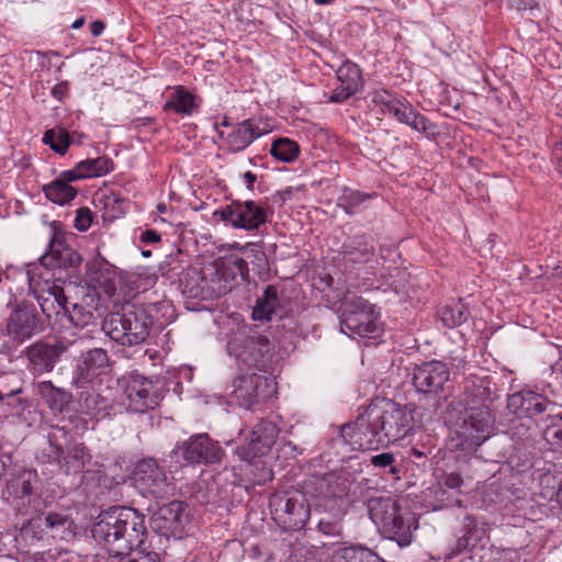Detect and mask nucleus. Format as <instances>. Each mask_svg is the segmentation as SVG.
Listing matches in <instances>:
<instances>
[{
    "label": "nucleus",
    "instance_id": "obj_33",
    "mask_svg": "<svg viewBox=\"0 0 562 562\" xmlns=\"http://www.w3.org/2000/svg\"><path fill=\"white\" fill-rule=\"evenodd\" d=\"M94 297L87 295L78 303L69 304L67 302L65 310L64 326L66 323L76 327L83 328L92 324L97 318L98 302L93 305Z\"/></svg>",
    "mask_w": 562,
    "mask_h": 562
},
{
    "label": "nucleus",
    "instance_id": "obj_50",
    "mask_svg": "<svg viewBox=\"0 0 562 562\" xmlns=\"http://www.w3.org/2000/svg\"><path fill=\"white\" fill-rule=\"evenodd\" d=\"M245 256L250 260L254 267L258 269V271L266 270L268 267V258L263 249L260 245L255 243L245 244Z\"/></svg>",
    "mask_w": 562,
    "mask_h": 562
},
{
    "label": "nucleus",
    "instance_id": "obj_30",
    "mask_svg": "<svg viewBox=\"0 0 562 562\" xmlns=\"http://www.w3.org/2000/svg\"><path fill=\"white\" fill-rule=\"evenodd\" d=\"M338 85L334 89L328 101L331 103H342L356 93H358L364 85L362 71L360 67L350 61H344L336 70Z\"/></svg>",
    "mask_w": 562,
    "mask_h": 562
},
{
    "label": "nucleus",
    "instance_id": "obj_57",
    "mask_svg": "<svg viewBox=\"0 0 562 562\" xmlns=\"http://www.w3.org/2000/svg\"><path fill=\"white\" fill-rule=\"evenodd\" d=\"M59 180L65 181V183L69 184V182L78 181L81 179H86L82 171H79L78 164L75 166L74 169L65 170L60 172Z\"/></svg>",
    "mask_w": 562,
    "mask_h": 562
},
{
    "label": "nucleus",
    "instance_id": "obj_10",
    "mask_svg": "<svg viewBox=\"0 0 562 562\" xmlns=\"http://www.w3.org/2000/svg\"><path fill=\"white\" fill-rule=\"evenodd\" d=\"M339 255L349 273L366 269L368 274H374L385 261L384 256L376 252L374 238L367 233L349 236L344 241Z\"/></svg>",
    "mask_w": 562,
    "mask_h": 562
},
{
    "label": "nucleus",
    "instance_id": "obj_3",
    "mask_svg": "<svg viewBox=\"0 0 562 562\" xmlns=\"http://www.w3.org/2000/svg\"><path fill=\"white\" fill-rule=\"evenodd\" d=\"M91 535L110 554L128 555L147 537L145 515L130 506H111L98 515Z\"/></svg>",
    "mask_w": 562,
    "mask_h": 562
},
{
    "label": "nucleus",
    "instance_id": "obj_44",
    "mask_svg": "<svg viewBox=\"0 0 562 562\" xmlns=\"http://www.w3.org/2000/svg\"><path fill=\"white\" fill-rule=\"evenodd\" d=\"M42 142L56 154L64 156L69 149L68 131L63 126L49 128L44 133Z\"/></svg>",
    "mask_w": 562,
    "mask_h": 562
},
{
    "label": "nucleus",
    "instance_id": "obj_49",
    "mask_svg": "<svg viewBox=\"0 0 562 562\" xmlns=\"http://www.w3.org/2000/svg\"><path fill=\"white\" fill-rule=\"evenodd\" d=\"M105 213L111 218L125 214V200L115 193L104 194L102 198Z\"/></svg>",
    "mask_w": 562,
    "mask_h": 562
},
{
    "label": "nucleus",
    "instance_id": "obj_40",
    "mask_svg": "<svg viewBox=\"0 0 562 562\" xmlns=\"http://www.w3.org/2000/svg\"><path fill=\"white\" fill-rule=\"evenodd\" d=\"M335 558L338 562H386L371 549L361 544L340 548Z\"/></svg>",
    "mask_w": 562,
    "mask_h": 562
},
{
    "label": "nucleus",
    "instance_id": "obj_34",
    "mask_svg": "<svg viewBox=\"0 0 562 562\" xmlns=\"http://www.w3.org/2000/svg\"><path fill=\"white\" fill-rule=\"evenodd\" d=\"M36 389L42 400L53 413L61 414L68 411L72 402V394L69 391L55 386L52 381H41L37 383Z\"/></svg>",
    "mask_w": 562,
    "mask_h": 562
},
{
    "label": "nucleus",
    "instance_id": "obj_12",
    "mask_svg": "<svg viewBox=\"0 0 562 562\" xmlns=\"http://www.w3.org/2000/svg\"><path fill=\"white\" fill-rule=\"evenodd\" d=\"M349 472H331L314 480L317 510H347L352 484Z\"/></svg>",
    "mask_w": 562,
    "mask_h": 562
},
{
    "label": "nucleus",
    "instance_id": "obj_16",
    "mask_svg": "<svg viewBox=\"0 0 562 562\" xmlns=\"http://www.w3.org/2000/svg\"><path fill=\"white\" fill-rule=\"evenodd\" d=\"M45 328V321L38 315L36 306L22 301L15 304L7 318L5 333L13 341L22 344Z\"/></svg>",
    "mask_w": 562,
    "mask_h": 562
},
{
    "label": "nucleus",
    "instance_id": "obj_29",
    "mask_svg": "<svg viewBox=\"0 0 562 562\" xmlns=\"http://www.w3.org/2000/svg\"><path fill=\"white\" fill-rule=\"evenodd\" d=\"M232 396L238 402L239 406L250 408L259 402L262 396L263 387L268 386V379L258 374L256 370H249L238 375L233 381Z\"/></svg>",
    "mask_w": 562,
    "mask_h": 562
},
{
    "label": "nucleus",
    "instance_id": "obj_58",
    "mask_svg": "<svg viewBox=\"0 0 562 562\" xmlns=\"http://www.w3.org/2000/svg\"><path fill=\"white\" fill-rule=\"evenodd\" d=\"M463 483V480L459 474L449 473L443 477V485L451 490H459Z\"/></svg>",
    "mask_w": 562,
    "mask_h": 562
},
{
    "label": "nucleus",
    "instance_id": "obj_56",
    "mask_svg": "<svg viewBox=\"0 0 562 562\" xmlns=\"http://www.w3.org/2000/svg\"><path fill=\"white\" fill-rule=\"evenodd\" d=\"M69 93L70 82L68 80L60 81L50 89V95L58 102H64Z\"/></svg>",
    "mask_w": 562,
    "mask_h": 562
},
{
    "label": "nucleus",
    "instance_id": "obj_59",
    "mask_svg": "<svg viewBox=\"0 0 562 562\" xmlns=\"http://www.w3.org/2000/svg\"><path fill=\"white\" fill-rule=\"evenodd\" d=\"M551 155L558 171L562 175V139L552 146Z\"/></svg>",
    "mask_w": 562,
    "mask_h": 562
},
{
    "label": "nucleus",
    "instance_id": "obj_11",
    "mask_svg": "<svg viewBox=\"0 0 562 562\" xmlns=\"http://www.w3.org/2000/svg\"><path fill=\"white\" fill-rule=\"evenodd\" d=\"M270 214L266 202L255 200H233L214 212L226 225L247 232L258 231L268 222Z\"/></svg>",
    "mask_w": 562,
    "mask_h": 562
},
{
    "label": "nucleus",
    "instance_id": "obj_19",
    "mask_svg": "<svg viewBox=\"0 0 562 562\" xmlns=\"http://www.w3.org/2000/svg\"><path fill=\"white\" fill-rule=\"evenodd\" d=\"M48 440L66 473H79L90 462L91 456L83 443L71 442L64 428H54Z\"/></svg>",
    "mask_w": 562,
    "mask_h": 562
},
{
    "label": "nucleus",
    "instance_id": "obj_53",
    "mask_svg": "<svg viewBox=\"0 0 562 562\" xmlns=\"http://www.w3.org/2000/svg\"><path fill=\"white\" fill-rule=\"evenodd\" d=\"M397 99L398 98L387 90L375 91L372 97L373 103L380 105L383 113H387Z\"/></svg>",
    "mask_w": 562,
    "mask_h": 562
},
{
    "label": "nucleus",
    "instance_id": "obj_17",
    "mask_svg": "<svg viewBox=\"0 0 562 562\" xmlns=\"http://www.w3.org/2000/svg\"><path fill=\"white\" fill-rule=\"evenodd\" d=\"M507 408L517 418L549 422L560 406L538 392L521 390L508 396Z\"/></svg>",
    "mask_w": 562,
    "mask_h": 562
},
{
    "label": "nucleus",
    "instance_id": "obj_37",
    "mask_svg": "<svg viewBox=\"0 0 562 562\" xmlns=\"http://www.w3.org/2000/svg\"><path fill=\"white\" fill-rule=\"evenodd\" d=\"M376 198V193H367L344 187L337 198V206L347 215H355L367 207V203Z\"/></svg>",
    "mask_w": 562,
    "mask_h": 562
},
{
    "label": "nucleus",
    "instance_id": "obj_1",
    "mask_svg": "<svg viewBox=\"0 0 562 562\" xmlns=\"http://www.w3.org/2000/svg\"><path fill=\"white\" fill-rule=\"evenodd\" d=\"M414 427L412 411L385 398H376L353 423L340 427L334 445L350 450H374L405 438Z\"/></svg>",
    "mask_w": 562,
    "mask_h": 562
},
{
    "label": "nucleus",
    "instance_id": "obj_55",
    "mask_svg": "<svg viewBox=\"0 0 562 562\" xmlns=\"http://www.w3.org/2000/svg\"><path fill=\"white\" fill-rule=\"evenodd\" d=\"M408 108H412L409 102H407L404 98L397 99L395 103H393V106L390 108L387 114L393 115L398 122L404 124V122H407L409 119V116H407Z\"/></svg>",
    "mask_w": 562,
    "mask_h": 562
},
{
    "label": "nucleus",
    "instance_id": "obj_31",
    "mask_svg": "<svg viewBox=\"0 0 562 562\" xmlns=\"http://www.w3.org/2000/svg\"><path fill=\"white\" fill-rule=\"evenodd\" d=\"M179 288L183 295L191 299L212 300L215 297L211 292V273H202L195 267H188L182 270L179 277Z\"/></svg>",
    "mask_w": 562,
    "mask_h": 562
},
{
    "label": "nucleus",
    "instance_id": "obj_60",
    "mask_svg": "<svg viewBox=\"0 0 562 562\" xmlns=\"http://www.w3.org/2000/svg\"><path fill=\"white\" fill-rule=\"evenodd\" d=\"M161 240V236L154 229H146L140 234V241L145 244H155Z\"/></svg>",
    "mask_w": 562,
    "mask_h": 562
},
{
    "label": "nucleus",
    "instance_id": "obj_32",
    "mask_svg": "<svg viewBox=\"0 0 562 562\" xmlns=\"http://www.w3.org/2000/svg\"><path fill=\"white\" fill-rule=\"evenodd\" d=\"M87 277L93 286L101 289L108 296L117 290L120 276L116 268L104 259H94L87 263Z\"/></svg>",
    "mask_w": 562,
    "mask_h": 562
},
{
    "label": "nucleus",
    "instance_id": "obj_28",
    "mask_svg": "<svg viewBox=\"0 0 562 562\" xmlns=\"http://www.w3.org/2000/svg\"><path fill=\"white\" fill-rule=\"evenodd\" d=\"M40 260L45 268L55 269L60 267H77L82 258L66 244L64 234L59 232L56 226H53L48 249Z\"/></svg>",
    "mask_w": 562,
    "mask_h": 562
},
{
    "label": "nucleus",
    "instance_id": "obj_23",
    "mask_svg": "<svg viewBox=\"0 0 562 562\" xmlns=\"http://www.w3.org/2000/svg\"><path fill=\"white\" fill-rule=\"evenodd\" d=\"M69 344L56 341H36L27 346L23 353L27 359V369L34 375H42L52 372L60 357L68 350Z\"/></svg>",
    "mask_w": 562,
    "mask_h": 562
},
{
    "label": "nucleus",
    "instance_id": "obj_36",
    "mask_svg": "<svg viewBox=\"0 0 562 562\" xmlns=\"http://www.w3.org/2000/svg\"><path fill=\"white\" fill-rule=\"evenodd\" d=\"M78 403L80 412L94 419L104 418L112 408L111 401L93 390L82 391Z\"/></svg>",
    "mask_w": 562,
    "mask_h": 562
},
{
    "label": "nucleus",
    "instance_id": "obj_8",
    "mask_svg": "<svg viewBox=\"0 0 562 562\" xmlns=\"http://www.w3.org/2000/svg\"><path fill=\"white\" fill-rule=\"evenodd\" d=\"M269 507L272 519L284 531L302 530L311 516V506L300 492H279L270 496Z\"/></svg>",
    "mask_w": 562,
    "mask_h": 562
},
{
    "label": "nucleus",
    "instance_id": "obj_38",
    "mask_svg": "<svg viewBox=\"0 0 562 562\" xmlns=\"http://www.w3.org/2000/svg\"><path fill=\"white\" fill-rule=\"evenodd\" d=\"M196 108L195 95L183 86H177L164 104V111L180 115H191Z\"/></svg>",
    "mask_w": 562,
    "mask_h": 562
},
{
    "label": "nucleus",
    "instance_id": "obj_24",
    "mask_svg": "<svg viewBox=\"0 0 562 562\" xmlns=\"http://www.w3.org/2000/svg\"><path fill=\"white\" fill-rule=\"evenodd\" d=\"M188 522L187 505L179 501H172L161 506L150 517L153 530L167 538L181 537Z\"/></svg>",
    "mask_w": 562,
    "mask_h": 562
},
{
    "label": "nucleus",
    "instance_id": "obj_62",
    "mask_svg": "<svg viewBox=\"0 0 562 562\" xmlns=\"http://www.w3.org/2000/svg\"><path fill=\"white\" fill-rule=\"evenodd\" d=\"M104 29L105 24L101 20H95L90 23V32L94 37L100 36L103 33Z\"/></svg>",
    "mask_w": 562,
    "mask_h": 562
},
{
    "label": "nucleus",
    "instance_id": "obj_54",
    "mask_svg": "<svg viewBox=\"0 0 562 562\" xmlns=\"http://www.w3.org/2000/svg\"><path fill=\"white\" fill-rule=\"evenodd\" d=\"M93 214L88 207H80L77 210L74 226L79 232H86L92 224Z\"/></svg>",
    "mask_w": 562,
    "mask_h": 562
},
{
    "label": "nucleus",
    "instance_id": "obj_5",
    "mask_svg": "<svg viewBox=\"0 0 562 562\" xmlns=\"http://www.w3.org/2000/svg\"><path fill=\"white\" fill-rule=\"evenodd\" d=\"M367 508L370 519L385 538L395 541L401 548L412 543L413 530L418 528V520L408 508L401 507L390 496L369 498Z\"/></svg>",
    "mask_w": 562,
    "mask_h": 562
},
{
    "label": "nucleus",
    "instance_id": "obj_14",
    "mask_svg": "<svg viewBox=\"0 0 562 562\" xmlns=\"http://www.w3.org/2000/svg\"><path fill=\"white\" fill-rule=\"evenodd\" d=\"M225 456L218 441L206 432L190 436L175 447L171 457H182L189 465H213L222 462Z\"/></svg>",
    "mask_w": 562,
    "mask_h": 562
},
{
    "label": "nucleus",
    "instance_id": "obj_46",
    "mask_svg": "<svg viewBox=\"0 0 562 562\" xmlns=\"http://www.w3.org/2000/svg\"><path fill=\"white\" fill-rule=\"evenodd\" d=\"M409 119L404 124L411 126L413 130L423 133L428 138H436L439 135V131L437 124L431 122L428 117H426L420 112L416 111L414 106L408 108Z\"/></svg>",
    "mask_w": 562,
    "mask_h": 562
},
{
    "label": "nucleus",
    "instance_id": "obj_61",
    "mask_svg": "<svg viewBox=\"0 0 562 562\" xmlns=\"http://www.w3.org/2000/svg\"><path fill=\"white\" fill-rule=\"evenodd\" d=\"M87 138V135H85L83 133L81 132H78V131H72V132H69L68 131V142H69V146L70 145H81L83 144V142L86 140Z\"/></svg>",
    "mask_w": 562,
    "mask_h": 562
},
{
    "label": "nucleus",
    "instance_id": "obj_27",
    "mask_svg": "<svg viewBox=\"0 0 562 562\" xmlns=\"http://www.w3.org/2000/svg\"><path fill=\"white\" fill-rule=\"evenodd\" d=\"M272 126L269 120L261 116H252L236 124L226 137L229 153L237 154L245 150L256 139L270 133Z\"/></svg>",
    "mask_w": 562,
    "mask_h": 562
},
{
    "label": "nucleus",
    "instance_id": "obj_20",
    "mask_svg": "<svg viewBox=\"0 0 562 562\" xmlns=\"http://www.w3.org/2000/svg\"><path fill=\"white\" fill-rule=\"evenodd\" d=\"M133 484L143 496L164 498L169 493L168 477L154 458L139 460L133 471Z\"/></svg>",
    "mask_w": 562,
    "mask_h": 562
},
{
    "label": "nucleus",
    "instance_id": "obj_64",
    "mask_svg": "<svg viewBox=\"0 0 562 562\" xmlns=\"http://www.w3.org/2000/svg\"><path fill=\"white\" fill-rule=\"evenodd\" d=\"M246 188L250 191L254 190L255 182L257 180V176L251 171H246L243 176Z\"/></svg>",
    "mask_w": 562,
    "mask_h": 562
},
{
    "label": "nucleus",
    "instance_id": "obj_63",
    "mask_svg": "<svg viewBox=\"0 0 562 562\" xmlns=\"http://www.w3.org/2000/svg\"><path fill=\"white\" fill-rule=\"evenodd\" d=\"M519 10H529L532 14L535 11H539V5L533 0H520L518 3Z\"/></svg>",
    "mask_w": 562,
    "mask_h": 562
},
{
    "label": "nucleus",
    "instance_id": "obj_26",
    "mask_svg": "<svg viewBox=\"0 0 562 562\" xmlns=\"http://www.w3.org/2000/svg\"><path fill=\"white\" fill-rule=\"evenodd\" d=\"M211 273V292L215 297L231 292L239 278L241 281L248 279V262L238 256H229L217 268H213Z\"/></svg>",
    "mask_w": 562,
    "mask_h": 562
},
{
    "label": "nucleus",
    "instance_id": "obj_13",
    "mask_svg": "<svg viewBox=\"0 0 562 562\" xmlns=\"http://www.w3.org/2000/svg\"><path fill=\"white\" fill-rule=\"evenodd\" d=\"M412 383L418 393L438 401H446L452 395L449 368L439 360L416 364L412 371Z\"/></svg>",
    "mask_w": 562,
    "mask_h": 562
},
{
    "label": "nucleus",
    "instance_id": "obj_47",
    "mask_svg": "<svg viewBox=\"0 0 562 562\" xmlns=\"http://www.w3.org/2000/svg\"><path fill=\"white\" fill-rule=\"evenodd\" d=\"M544 439L557 450L562 451V407L549 419L543 431Z\"/></svg>",
    "mask_w": 562,
    "mask_h": 562
},
{
    "label": "nucleus",
    "instance_id": "obj_45",
    "mask_svg": "<svg viewBox=\"0 0 562 562\" xmlns=\"http://www.w3.org/2000/svg\"><path fill=\"white\" fill-rule=\"evenodd\" d=\"M325 515L319 518L317 528L325 536L339 538L342 535V518L347 510L340 515L336 510H323Z\"/></svg>",
    "mask_w": 562,
    "mask_h": 562
},
{
    "label": "nucleus",
    "instance_id": "obj_48",
    "mask_svg": "<svg viewBox=\"0 0 562 562\" xmlns=\"http://www.w3.org/2000/svg\"><path fill=\"white\" fill-rule=\"evenodd\" d=\"M395 462V457L391 452H382L380 454L372 456L370 459V464L382 470L383 474L397 476L400 470Z\"/></svg>",
    "mask_w": 562,
    "mask_h": 562
},
{
    "label": "nucleus",
    "instance_id": "obj_41",
    "mask_svg": "<svg viewBox=\"0 0 562 562\" xmlns=\"http://www.w3.org/2000/svg\"><path fill=\"white\" fill-rule=\"evenodd\" d=\"M78 169L83 172L86 179L99 178L112 172L115 169V164L112 158L100 156L79 161Z\"/></svg>",
    "mask_w": 562,
    "mask_h": 562
},
{
    "label": "nucleus",
    "instance_id": "obj_42",
    "mask_svg": "<svg viewBox=\"0 0 562 562\" xmlns=\"http://www.w3.org/2000/svg\"><path fill=\"white\" fill-rule=\"evenodd\" d=\"M45 196L55 204L64 205L77 195V190L58 178L43 187Z\"/></svg>",
    "mask_w": 562,
    "mask_h": 562
},
{
    "label": "nucleus",
    "instance_id": "obj_7",
    "mask_svg": "<svg viewBox=\"0 0 562 562\" xmlns=\"http://www.w3.org/2000/svg\"><path fill=\"white\" fill-rule=\"evenodd\" d=\"M227 352L240 371L268 372L271 369V341L255 327L243 326L233 333L227 342Z\"/></svg>",
    "mask_w": 562,
    "mask_h": 562
},
{
    "label": "nucleus",
    "instance_id": "obj_9",
    "mask_svg": "<svg viewBox=\"0 0 562 562\" xmlns=\"http://www.w3.org/2000/svg\"><path fill=\"white\" fill-rule=\"evenodd\" d=\"M340 310V330L349 337H369L379 330L380 314L375 311L374 305L367 300L346 294Z\"/></svg>",
    "mask_w": 562,
    "mask_h": 562
},
{
    "label": "nucleus",
    "instance_id": "obj_51",
    "mask_svg": "<svg viewBox=\"0 0 562 562\" xmlns=\"http://www.w3.org/2000/svg\"><path fill=\"white\" fill-rule=\"evenodd\" d=\"M12 376L11 375H3V376H0V401H4L7 400V404L13 408H18L20 406H22V400L20 397H18V395L20 393H22V386L19 385V386H15L13 389H11V391L9 392H5L4 391V381L5 380H10Z\"/></svg>",
    "mask_w": 562,
    "mask_h": 562
},
{
    "label": "nucleus",
    "instance_id": "obj_21",
    "mask_svg": "<svg viewBox=\"0 0 562 562\" xmlns=\"http://www.w3.org/2000/svg\"><path fill=\"white\" fill-rule=\"evenodd\" d=\"M34 299L41 307L45 326L60 325L64 326L65 310L67 304V296L64 289L52 282L45 280L36 283L32 288Z\"/></svg>",
    "mask_w": 562,
    "mask_h": 562
},
{
    "label": "nucleus",
    "instance_id": "obj_35",
    "mask_svg": "<svg viewBox=\"0 0 562 562\" xmlns=\"http://www.w3.org/2000/svg\"><path fill=\"white\" fill-rule=\"evenodd\" d=\"M281 308L278 289L276 285L269 284L252 308V318L255 321H271L273 316L281 318V314H279Z\"/></svg>",
    "mask_w": 562,
    "mask_h": 562
},
{
    "label": "nucleus",
    "instance_id": "obj_22",
    "mask_svg": "<svg viewBox=\"0 0 562 562\" xmlns=\"http://www.w3.org/2000/svg\"><path fill=\"white\" fill-rule=\"evenodd\" d=\"M279 435L276 423L269 419H261L254 425L245 445L238 446L235 450L241 461L251 462L257 457L267 454L274 445Z\"/></svg>",
    "mask_w": 562,
    "mask_h": 562
},
{
    "label": "nucleus",
    "instance_id": "obj_4",
    "mask_svg": "<svg viewBox=\"0 0 562 562\" xmlns=\"http://www.w3.org/2000/svg\"><path fill=\"white\" fill-rule=\"evenodd\" d=\"M464 390L472 398L453 422V431L458 447L463 451L476 450L491 435L493 418L488 407L484 404L490 398L488 378L469 376Z\"/></svg>",
    "mask_w": 562,
    "mask_h": 562
},
{
    "label": "nucleus",
    "instance_id": "obj_25",
    "mask_svg": "<svg viewBox=\"0 0 562 562\" xmlns=\"http://www.w3.org/2000/svg\"><path fill=\"white\" fill-rule=\"evenodd\" d=\"M111 369L109 353L103 348H91L81 352L72 379L77 387H86Z\"/></svg>",
    "mask_w": 562,
    "mask_h": 562
},
{
    "label": "nucleus",
    "instance_id": "obj_43",
    "mask_svg": "<svg viewBox=\"0 0 562 562\" xmlns=\"http://www.w3.org/2000/svg\"><path fill=\"white\" fill-rule=\"evenodd\" d=\"M270 155L282 162H293L300 155V146L293 139L281 137L272 143Z\"/></svg>",
    "mask_w": 562,
    "mask_h": 562
},
{
    "label": "nucleus",
    "instance_id": "obj_15",
    "mask_svg": "<svg viewBox=\"0 0 562 562\" xmlns=\"http://www.w3.org/2000/svg\"><path fill=\"white\" fill-rule=\"evenodd\" d=\"M487 538V524L471 514H465L458 520L453 539L442 551L443 560H452L462 553L472 551Z\"/></svg>",
    "mask_w": 562,
    "mask_h": 562
},
{
    "label": "nucleus",
    "instance_id": "obj_6",
    "mask_svg": "<svg viewBox=\"0 0 562 562\" xmlns=\"http://www.w3.org/2000/svg\"><path fill=\"white\" fill-rule=\"evenodd\" d=\"M153 327V316L147 307L125 304L120 311L109 313L101 325L102 331L123 347L146 341Z\"/></svg>",
    "mask_w": 562,
    "mask_h": 562
},
{
    "label": "nucleus",
    "instance_id": "obj_52",
    "mask_svg": "<svg viewBox=\"0 0 562 562\" xmlns=\"http://www.w3.org/2000/svg\"><path fill=\"white\" fill-rule=\"evenodd\" d=\"M134 550H136V558L133 559L134 562H161L160 554L146 543V538L140 546H135Z\"/></svg>",
    "mask_w": 562,
    "mask_h": 562
},
{
    "label": "nucleus",
    "instance_id": "obj_18",
    "mask_svg": "<svg viewBox=\"0 0 562 562\" xmlns=\"http://www.w3.org/2000/svg\"><path fill=\"white\" fill-rule=\"evenodd\" d=\"M124 394L127 400V409L133 413L154 409L162 398L159 381L138 373H132L126 379Z\"/></svg>",
    "mask_w": 562,
    "mask_h": 562
},
{
    "label": "nucleus",
    "instance_id": "obj_39",
    "mask_svg": "<svg viewBox=\"0 0 562 562\" xmlns=\"http://www.w3.org/2000/svg\"><path fill=\"white\" fill-rule=\"evenodd\" d=\"M469 316V307L462 300L446 304L438 310V317L442 326L448 329L461 326Z\"/></svg>",
    "mask_w": 562,
    "mask_h": 562
},
{
    "label": "nucleus",
    "instance_id": "obj_2",
    "mask_svg": "<svg viewBox=\"0 0 562 562\" xmlns=\"http://www.w3.org/2000/svg\"><path fill=\"white\" fill-rule=\"evenodd\" d=\"M10 495L20 515L30 516L23 527V533H32L37 540L44 536L69 540L75 536V522L64 512L44 510V502L40 495L41 480L36 470L23 469L8 483Z\"/></svg>",
    "mask_w": 562,
    "mask_h": 562
}]
</instances>
